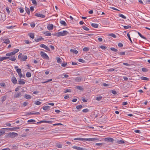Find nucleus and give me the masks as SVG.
<instances>
[{"mask_svg": "<svg viewBox=\"0 0 150 150\" xmlns=\"http://www.w3.org/2000/svg\"><path fill=\"white\" fill-rule=\"evenodd\" d=\"M21 93L20 92L15 94L14 95V97L15 98H18L21 95Z\"/></svg>", "mask_w": 150, "mask_h": 150, "instance_id": "f3484780", "label": "nucleus"}, {"mask_svg": "<svg viewBox=\"0 0 150 150\" xmlns=\"http://www.w3.org/2000/svg\"><path fill=\"white\" fill-rule=\"evenodd\" d=\"M27 59V57L26 55H23L21 59L23 61L26 60Z\"/></svg>", "mask_w": 150, "mask_h": 150, "instance_id": "5701e85b", "label": "nucleus"}, {"mask_svg": "<svg viewBox=\"0 0 150 150\" xmlns=\"http://www.w3.org/2000/svg\"><path fill=\"white\" fill-rule=\"evenodd\" d=\"M124 28L126 29H127L129 28H131V26L129 25H128V26H124Z\"/></svg>", "mask_w": 150, "mask_h": 150, "instance_id": "8fccbe9b", "label": "nucleus"}, {"mask_svg": "<svg viewBox=\"0 0 150 150\" xmlns=\"http://www.w3.org/2000/svg\"><path fill=\"white\" fill-rule=\"evenodd\" d=\"M102 96H100L99 97H96V99L97 100L100 101L102 99Z\"/></svg>", "mask_w": 150, "mask_h": 150, "instance_id": "ea45409f", "label": "nucleus"}, {"mask_svg": "<svg viewBox=\"0 0 150 150\" xmlns=\"http://www.w3.org/2000/svg\"><path fill=\"white\" fill-rule=\"evenodd\" d=\"M100 47L104 50H105L107 48V47L106 46L103 45L100 46Z\"/></svg>", "mask_w": 150, "mask_h": 150, "instance_id": "bf43d9fd", "label": "nucleus"}, {"mask_svg": "<svg viewBox=\"0 0 150 150\" xmlns=\"http://www.w3.org/2000/svg\"><path fill=\"white\" fill-rule=\"evenodd\" d=\"M138 33L139 35L142 38L144 39H146V38L142 35L139 32H138Z\"/></svg>", "mask_w": 150, "mask_h": 150, "instance_id": "c85d7f7f", "label": "nucleus"}, {"mask_svg": "<svg viewBox=\"0 0 150 150\" xmlns=\"http://www.w3.org/2000/svg\"><path fill=\"white\" fill-rule=\"evenodd\" d=\"M19 51V50L17 49H15L13 51V52L14 53V54H15L16 53L18 52Z\"/></svg>", "mask_w": 150, "mask_h": 150, "instance_id": "052dcab7", "label": "nucleus"}, {"mask_svg": "<svg viewBox=\"0 0 150 150\" xmlns=\"http://www.w3.org/2000/svg\"><path fill=\"white\" fill-rule=\"evenodd\" d=\"M78 61L80 62H81L82 63H84L85 62L84 60H83L82 59H79Z\"/></svg>", "mask_w": 150, "mask_h": 150, "instance_id": "680f3d73", "label": "nucleus"}, {"mask_svg": "<svg viewBox=\"0 0 150 150\" xmlns=\"http://www.w3.org/2000/svg\"><path fill=\"white\" fill-rule=\"evenodd\" d=\"M60 23L62 25H63L64 26H66L67 25V24L64 21H60Z\"/></svg>", "mask_w": 150, "mask_h": 150, "instance_id": "dca6fc26", "label": "nucleus"}, {"mask_svg": "<svg viewBox=\"0 0 150 150\" xmlns=\"http://www.w3.org/2000/svg\"><path fill=\"white\" fill-rule=\"evenodd\" d=\"M141 79L142 80H148L149 79L147 77L142 76L140 77Z\"/></svg>", "mask_w": 150, "mask_h": 150, "instance_id": "2f4dec72", "label": "nucleus"}, {"mask_svg": "<svg viewBox=\"0 0 150 150\" xmlns=\"http://www.w3.org/2000/svg\"><path fill=\"white\" fill-rule=\"evenodd\" d=\"M117 143L119 144H121L124 143H125V142L123 140H121L117 141Z\"/></svg>", "mask_w": 150, "mask_h": 150, "instance_id": "a878e982", "label": "nucleus"}, {"mask_svg": "<svg viewBox=\"0 0 150 150\" xmlns=\"http://www.w3.org/2000/svg\"><path fill=\"white\" fill-rule=\"evenodd\" d=\"M6 98V97L5 96H4L1 97V101L3 103V102Z\"/></svg>", "mask_w": 150, "mask_h": 150, "instance_id": "bb28decb", "label": "nucleus"}, {"mask_svg": "<svg viewBox=\"0 0 150 150\" xmlns=\"http://www.w3.org/2000/svg\"><path fill=\"white\" fill-rule=\"evenodd\" d=\"M5 132V131L3 130H0V136L4 134Z\"/></svg>", "mask_w": 150, "mask_h": 150, "instance_id": "c03bdc74", "label": "nucleus"}, {"mask_svg": "<svg viewBox=\"0 0 150 150\" xmlns=\"http://www.w3.org/2000/svg\"><path fill=\"white\" fill-rule=\"evenodd\" d=\"M74 140L82 141H91L98 140V139L96 138H77L74 139Z\"/></svg>", "mask_w": 150, "mask_h": 150, "instance_id": "f257e3e1", "label": "nucleus"}, {"mask_svg": "<svg viewBox=\"0 0 150 150\" xmlns=\"http://www.w3.org/2000/svg\"><path fill=\"white\" fill-rule=\"evenodd\" d=\"M35 104L37 105H40L41 104V103L38 101H37L35 102Z\"/></svg>", "mask_w": 150, "mask_h": 150, "instance_id": "a19ab883", "label": "nucleus"}, {"mask_svg": "<svg viewBox=\"0 0 150 150\" xmlns=\"http://www.w3.org/2000/svg\"><path fill=\"white\" fill-rule=\"evenodd\" d=\"M110 92L114 95L116 94L117 93L116 91L114 90H112Z\"/></svg>", "mask_w": 150, "mask_h": 150, "instance_id": "0e129e2a", "label": "nucleus"}, {"mask_svg": "<svg viewBox=\"0 0 150 150\" xmlns=\"http://www.w3.org/2000/svg\"><path fill=\"white\" fill-rule=\"evenodd\" d=\"M50 108V106L48 105L42 108L43 110H48Z\"/></svg>", "mask_w": 150, "mask_h": 150, "instance_id": "b1692460", "label": "nucleus"}, {"mask_svg": "<svg viewBox=\"0 0 150 150\" xmlns=\"http://www.w3.org/2000/svg\"><path fill=\"white\" fill-rule=\"evenodd\" d=\"M105 140L107 142H112L114 141V139L111 138H105Z\"/></svg>", "mask_w": 150, "mask_h": 150, "instance_id": "0eeeda50", "label": "nucleus"}, {"mask_svg": "<svg viewBox=\"0 0 150 150\" xmlns=\"http://www.w3.org/2000/svg\"><path fill=\"white\" fill-rule=\"evenodd\" d=\"M68 32L67 31H64L62 32H59L56 33L54 35L59 37L60 36H64L68 34Z\"/></svg>", "mask_w": 150, "mask_h": 150, "instance_id": "f03ea898", "label": "nucleus"}, {"mask_svg": "<svg viewBox=\"0 0 150 150\" xmlns=\"http://www.w3.org/2000/svg\"><path fill=\"white\" fill-rule=\"evenodd\" d=\"M70 51L71 52H73L75 54H77L78 53V52L77 50L73 49H71Z\"/></svg>", "mask_w": 150, "mask_h": 150, "instance_id": "6ab92c4d", "label": "nucleus"}, {"mask_svg": "<svg viewBox=\"0 0 150 150\" xmlns=\"http://www.w3.org/2000/svg\"><path fill=\"white\" fill-rule=\"evenodd\" d=\"M14 54H15L14 52H12L6 54V55L7 56H12V55H14Z\"/></svg>", "mask_w": 150, "mask_h": 150, "instance_id": "a211bd4d", "label": "nucleus"}, {"mask_svg": "<svg viewBox=\"0 0 150 150\" xmlns=\"http://www.w3.org/2000/svg\"><path fill=\"white\" fill-rule=\"evenodd\" d=\"M53 28V25L52 24H49L47 26V28L49 30H52Z\"/></svg>", "mask_w": 150, "mask_h": 150, "instance_id": "f8f14e48", "label": "nucleus"}, {"mask_svg": "<svg viewBox=\"0 0 150 150\" xmlns=\"http://www.w3.org/2000/svg\"><path fill=\"white\" fill-rule=\"evenodd\" d=\"M142 71L144 72H147L148 71V69L145 68H142Z\"/></svg>", "mask_w": 150, "mask_h": 150, "instance_id": "4c0bfd02", "label": "nucleus"}, {"mask_svg": "<svg viewBox=\"0 0 150 150\" xmlns=\"http://www.w3.org/2000/svg\"><path fill=\"white\" fill-rule=\"evenodd\" d=\"M72 148L77 150H87V149H85L77 146H72Z\"/></svg>", "mask_w": 150, "mask_h": 150, "instance_id": "6e6552de", "label": "nucleus"}, {"mask_svg": "<svg viewBox=\"0 0 150 150\" xmlns=\"http://www.w3.org/2000/svg\"><path fill=\"white\" fill-rule=\"evenodd\" d=\"M82 28L83 29L85 30L88 31L89 30V28L85 26H82Z\"/></svg>", "mask_w": 150, "mask_h": 150, "instance_id": "7c9ffc66", "label": "nucleus"}, {"mask_svg": "<svg viewBox=\"0 0 150 150\" xmlns=\"http://www.w3.org/2000/svg\"><path fill=\"white\" fill-rule=\"evenodd\" d=\"M76 88L77 89L83 91V88H82L81 86H77L76 87Z\"/></svg>", "mask_w": 150, "mask_h": 150, "instance_id": "393cba45", "label": "nucleus"}, {"mask_svg": "<svg viewBox=\"0 0 150 150\" xmlns=\"http://www.w3.org/2000/svg\"><path fill=\"white\" fill-rule=\"evenodd\" d=\"M6 11L9 14L10 13V11L9 9V8L8 7H6Z\"/></svg>", "mask_w": 150, "mask_h": 150, "instance_id": "e2e57ef3", "label": "nucleus"}, {"mask_svg": "<svg viewBox=\"0 0 150 150\" xmlns=\"http://www.w3.org/2000/svg\"><path fill=\"white\" fill-rule=\"evenodd\" d=\"M82 106L81 105H79L76 106V108L78 109H79L81 108H82Z\"/></svg>", "mask_w": 150, "mask_h": 150, "instance_id": "4d7b16f0", "label": "nucleus"}, {"mask_svg": "<svg viewBox=\"0 0 150 150\" xmlns=\"http://www.w3.org/2000/svg\"><path fill=\"white\" fill-rule=\"evenodd\" d=\"M119 16L123 19H125L126 18V17L122 14H119Z\"/></svg>", "mask_w": 150, "mask_h": 150, "instance_id": "c756f323", "label": "nucleus"}, {"mask_svg": "<svg viewBox=\"0 0 150 150\" xmlns=\"http://www.w3.org/2000/svg\"><path fill=\"white\" fill-rule=\"evenodd\" d=\"M40 46V47L44 48L48 51H50V48L47 46L43 44H41Z\"/></svg>", "mask_w": 150, "mask_h": 150, "instance_id": "423d86ee", "label": "nucleus"}, {"mask_svg": "<svg viewBox=\"0 0 150 150\" xmlns=\"http://www.w3.org/2000/svg\"><path fill=\"white\" fill-rule=\"evenodd\" d=\"M1 40L4 42L6 44H9L10 43V40L8 39L2 38Z\"/></svg>", "mask_w": 150, "mask_h": 150, "instance_id": "9d476101", "label": "nucleus"}, {"mask_svg": "<svg viewBox=\"0 0 150 150\" xmlns=\"http://www.w3.org/2000/svg\"><path fill=\"white\" fill-rule=\"evenodd\" d=\"M57 62L58 63H60L61 62V59L59 57H57Z\"/></svg>", "mask_w": 150, "mask_h": 150, "instance_id": "49530a36", "label": "nucleus"}, {"mask_svg": "<svg viewBox=\"0 0 150 150\" xmlns=\"http://www.w3.org/2000/svg\"><path fill=\"white\" fill-rule=\"evenodd\" d=\"M28 104V103L27 102H25L23 103V105L24 107L26 106Z\"/></svg>", "mask_w": 150, "mask_h": 150, "instance_id": "69168bd1", "label": "nucleus"}, {"mask_svg": "<svg viewBox=\"0 0 150 150\" xmlns=\"http://www.w3.org/2000/svg\"><path fill=\"white\" fill-rule=\"evenodd\" d=\"M127 37H128V38H129V40H130V42L132 43V40L130 38V37L129 34V33H128L127 34Z\"/></svg>", "mask_w": 150, "mask_h": 150, "instance_id": "3c124183", "label": "nucleus"}, {"mask_svg": "<svg viewBox=\"0 0 150 150\" xmlns=\"http://www.w3.org/2000/svg\"><path fill=\"white\" fill-rule=\"evenodd\" d=\"M118 46L120 47H122L123 46V44L121 43H119L118 44Z\"/></svg>", "mask_w": 150, "mask_h": 150, "instance_id": "774afa93", "label": "nucleus"}, {"mask_svg": "<svg viewBox=\"0 0 150 150\" xmlns=\"http://www.w3.org/2000/svg\"><path fill=\"white\" fill-rule=\"evenodd\" d=\"M52 81V79H50L46 81H44V82H42V83H47V82H48Z\"/></svg>", "mask_w": 150, "mask_h": 150, "instance_id": "864d4df0", "label": "nucleus"}, {"mask_svg": "<svg viewBox=\"0 0 150 150\" xmlns=\"http://www.w3.org/2000/svg\"><path fill=\"white\" fill-rule=\"evenodd\" d=\"M25 80L24 79H20V80L18 81V83L21 85H23L25 83Z\"/></svg>", "mask_w": 150, "mask_h": 150, "instance_id": "ddd939ff", "label": "nucleus"}, {"mask_svg": "<svg viewBox=\"0 0 150 150\" xmlns=\"http://www.w3.org/2000/svg\"><path fill=\"white\" fill-rule=\"evenodd\" d=\"M103 85L104 86H105V87H107V86H111V85L110 86V84H106V83H103Z\"/></svg>", "mask_w": 150, "mask_h": 150, "instance_id": "13d9d810", "label": "nucleus"}, {"mask_svg": "<svg viewBox=\"0 0 150 150\" xmlns=\"http://www.w3.org/2000/svg\"><path fill=\"white\" fill-rule=\"evenodd\" d=\"M8 59L12 61H14L16 59V58L15 56H13V57H8Z\"/></svg>", "mask_w": 150, "mask_h": 150, "instance_id": "2eb2a0df", "label": "nucleus"}, {"mask_svg": "<svg viewBox=\"0 0 150 150\" xmlns=\"http://www.w3.org/2000/svg\"><path fill=\"white\" fill-rule=\"evenodd\" d=\"M28 35L32 39H33L34 38V34L33 33H29L28 34Z\"/></svg>", "mask_w": 150, "mask_h": 150, "instance_id": "412c9836", "label": "nucleus"}, {"mask_svg": "<svg viewBox=\"0 0 150 150\" xmlns=\"http://www.w3.org/2000/svg\"><path fill=\"white\" fill-rule=\"evenodd\" d=\"M82 111L84 112H89V110L88 109L86 108L83 109L82 110Z\"/></svg>", "mask_w": 150, "mask_h": 150, "instance_id": "a18cd8bd", "label": "nucleus"}, {"mask_svg": "<svg viewBox=\"0 0 150 150\" xmlns=\"http://www.w3.org/2000/svg\"><path fill=\"white\" fill-rule=\"evenodd\" d=\"M44 40V38L42 37H40V38H35L34 40L36 42H38L40 41H41L42 40Z\"/></svg>", "mask_w": 150, "mask_h": 150, "instance_id": "4468645a", "label": "nucleus"}, {"mask_svg": "<svg viewBox=\"0 0 150 150\" xmlns=\"http://www.w3.org/2000/svg\"><path fill=\"white\" fill-rule=\"evenodd\" d=\"M35 16L40 17L42 18H44L45 17V16L44 15L40 13H36L35 14Z\"/></svg>", "mask_w": 150, "mask_h": 150, "instance_id": "1a4fd4ad", "label": "nucleus"}, {"mask_svg": "<svg viewBox=\"0 0 150 150\" xmlns=\"http://www.w3.org/2000/svg\"><path fill=\"white\" fill-rule=\"evenodd\" d=\"M91 25L93 27L97 28L98 27V25L96 23H92Z\"/></svg>", "mask_w": 150, "mask_h": 150, "instance_id": "4be33fe9", "label": "nucleus"}, {"mask_svg": "<svg viewBox=\"0 0 150 150\" xmlns=\"http://www.w3.org/2000/svg\"><path fill=\"white\" fill-rule=\"evenodd\" d=\"M11 81L14 84L17 83V80L14 77H12L11 78Z\"/></svg>", "mask_w": 150, "mask_h": 150, "instance_id": "9b49d317", "label": "nucleus"}, {"mask_svg": "<svg viewBox=\"0 0 150 150\" xmlns=\"http://www.w3.org/2000/svg\"><path fill=\"white\" fill-rule=\"evenodd\" d=\"M67 64L66 62H64V63L62 64V66L63 67H65L67 65Z\"/></svg>", "mask_w": 150, "mask_h": 150, "instance_id": "de8ad7c7", "label": "nucleus"}, {"mask_svg": "<svg viewBox=\"0 0 150 150\" xmlns=\"http://www.w3.org/2000/svg\"><path fill=\"white\" fill-rule=\"evenodd\" d=\"M56 146L58 148H62V145L61 144L57 143L56 145Z\"/></svg>", "mask_w": 150, "mask_h": 150, "instance_id": "c9c22d12", "label": "nucleus"}, {"mask_svg": "<svg viewBox=\"0 0 150 150\" xmlns=\"http://www.w3.org/2000/svg\"><path fill=\"white\" fill-rule=\"evenodd\" d=\"M0 58L1 61H3L4 60L8 59V57H1Z\"/></svg>", "mask_w": 150, "mask_h": 150, "instance_id": "f704fd0d", "label": "nucleus"}, {"mask_svg": "<svg viewBox=\"0 0 150 150\" xmlns=\"http://www.w3.org/2000/svg\"><path fill=\"white\" fill-rule=\"evenodd\" d=\"M71 92V91L70 89H67L66 90H65L64 91V92L65 93H66L67 92Z\"/></svg>", "mask_w": 150, "mask_h": 150, "instance_id": "6e6d98bb", "label": "nucleus"}, {"mask_svg": "<svg viewBox=\"0 0 150 150\" xmlns=\"http://www.w3.org/2000/svg\"><path fill=\"white\" fill-rule=\"evenodd\" d=\"M28 122H35V120H34L31 119L28 120Z\"/></svg>", "mask_w": 150, "mask_h": 150, "instance_id": "37998d69", "label": "nucleus"}, {"mask_svg": "<svg viewBox=\"0 0 150 150\" xmlns=\"http://www.w3.org/2000/svg\"><path fill=\"white\" fill-rule=\"evenodd\" d=\"M16 71L18 74H19L21 73V70L20 69H16Z\"/></svg>", "mask_w": 150, "mask_h": 150, "instance_id": "79ce46f5", "label": "nucleus"}, {"mask_svg": "<svg viewBox=\"0 0 150 150\" xmlns=\"http://www.w3.org/2000/svg\"><path fill=\"white\" fill-rule=\"evenodd\" d=\"M110 49L112 50L114 52H116L117 51V49H115L114 48H113V47H111L110 48Z\"/></svg>", "mask_w": 150, "mask_h": 150, "instance_id": "5fc2aeb1", "label": "nucleus"}, {"mask_svg": "<svg viewBox=\"0 0 150 150\" xmlns=\"http://www.w3.org/2000/svg\"><path fill=\"white\" fill-rule=\"evenodd\" d=\"M31 76V74L30 72H28L26 74V76L28 77H30Z\"/></svg>", "mask_w": 150, "mask_h": 150, "instance_id": "473e14b6", "label": "nucleus"}, {"mask_svg": "<svg viewBox=\"0 0 150 150\" xmlns=\"http://www.w3.org/2000/svg\"><path fill=\"white\" fill-rule=\"evenodd\" d=\"M108 35L112 37L115 38H116V35L113 33L110 34L109 35Z\"/></svg>", "mask_w": 150, "mask_h": 150, "instance_id": "e433bc0d", "label": "nucleus"}, {"mask_svg": "<svg viewBox=\"0 0 150 150\" xmlns=\"http://www.w3.org/2000/svg\"><path fill=\"white\" fill-rule=\"evenodd\" d=\"M12 131L14 130L15 129H18L20 128L19 127H14L11 128Z\"/></svg>", "mask_w": 150, "mask_h": 150, "instance_id": "603ef678", "label": "nucleus"}, {"mask_svg": "<svg viewBox=\"0 0 150 150\" xmlns=\"http://www.w3.org/2000/svg\"><path fill=\"white\" fill-rule=\"evenodd\" d=\"M18 134L17 133L14 132H10L8 134V136L12 138H13L16 136H17Z\"/></svg>", "mask_w": 150, "mask_h": 150, "instance_id": "39448f33", "label": "nucleus"}, {"mask_svg": "<svg viewBox=\"0 0 150 150\" xmlns=\"http://www.w3.org/2000/svg\"><path fill=\"white\" fill-rule=\"evenodd\" d=\"M23 145H24V146L25 147H27L30 146H29L30 145L29 144V143H24Z\"/></svg>", "mask_w": 150, "mask_h": 150, "instance_id": "09e8293b", "label": "nucleus"}, {"mask_svg": "<svg viewBox=\"0 0 150 150\" xmlns=\"http://www.w3.org/2000/svg\"><path fill=\"white\" fill-rule=\"evenodd\" d=\"M44 34L46 36H50L51 35V33H50L48 32H46L44 33Z\"/></svg>", "mask_w": 150, "mask_h": 150, "instance_id": "cd10ccee", "label": "nucleus"}, {"mask_svg": "<svg viewBox=\"0 0 150 150\" xmlns=\"http://www.w3.org/2000/svg\"><path fill=\"white\" fill-rule=\"evenodd\" d=\"M83 81H85V77L83 76L80 77H77L75 79V81L77 82H80Z\"/></svg>", "mask_w": 150, "mask_h": 150, "instance_id": "7ed1b4c3", "label": "nucleus"}, {"mask_svg": "<svg viewBox=\"0 0 150 150\" xmlns=\"http://www.w3.org/2000/svg\"><path fill=\"white\" fill-rule=\"evenodd\" d=\"M25 98L27 99H30L31 98V96L29 95L25 94Z\"/></svg>", "mask_w": 150, "mask_h": 150, "instance_id": "aec40b11", "label": "nucleus"}, {"mask_svg": "<svg viewBox=\"0 0 150 150\" xmlns=\"http://www.w3.org/2000/svg\"><path fill=\"white\" fill-rule=\"evenodd\" d=\"M25 9V11H26V12L28 14H29L30 13V10H29V8H28L27 7H26Z\"/></svg>", "mask_w": 150, "mask_h": 150, "instance_id": "58836bf2", "label": "nucleus"}, {"mask_svg": "<svg viewBox=\"0 0 150 150\" xmlns=\"http://www.w3.org/2000/svg\"><path fill=\"white\" fill-rule=\"evenodd\" d=\"M31 1H32V3L34 4H36L37 3L35 0H31Z\"/></svg>", "mask_w": 150, "mask_h": 150, "instance_id": "338daca9", "label": "nucleus"}, {"mask_svg": "<svg viewBox=\"0 0 150 150\" xmlns=\"http://www.w3.org/2000/svg\"><path fill=\"white\" fill-rule=\"evenodd\" d=\"M83 50L84 51L87 52L89 50V48L88 47H85L83 48Z\"/></svg>", "mask_w": 150, "mask_h": 150, "instance_id": "72a5a7b5", "label": "nucleus"}, {"mask_svg": "<svg viewBox=\"0 0 150 150\" xmlns=\"http://www.w3.org/2000/svg\"><path fill=\"white\" fill-rule=\"evenodd\" d=\"M40 54L41 57H42L44 59L48 60L49 59V57L47 54L45 52L42 51H41L40 52Z\"/></svg>", "mask_w": 150, "mask_h": 150, "instance_id": "20e7f679", "label": "nucleus"}]
</instances>
